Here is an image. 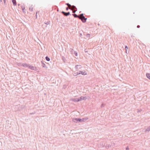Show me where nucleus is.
<instances>
[{
	"label": "nucleus",
	"instance_id": "1",
	"mask_svg": "<svg viewBox=\"0 0 150 150\" xmlns=\"http://www.w3.org/2000/svg\"><path fill=\"white\" fill-rule=\"evenodd\" d=\"M80 16V17L79 18L83 22H85L86 21L87 18H85V17L83 16V14H81Z\"/></svg>",
	"mask_w": 150,
	"mask_h": 150
},
{
	"label": "nucleus",
	"instance_id": "2",
	"mask_svg": "<svg viewBox=\"0 0 150 150\" xmlns=\"http://www.w3.org/2000/svg\"><path fill=\"white\" fill-rule=\"evenodd\" d=\"M88 119V117L83 118L82 119H80L79 118V122H85Z\"/></svg>",
	"mask_w": 150,
	"mask_h": 150
},
{
	"label": "nucleus",
	"instance_id": "3",
	"mask_svg": "<svg viewBox=\"0 0 150 150\" xmlns=\"http://www.w3.org/2000/svg\"><path fill=\"white\" fill-rule=\"evenodd\" d=\"M87 98L86 96H81L78 98V100L79 101L83 100H86Z\"/></svg>",
	"mask_w": 150,
	"mask_h": 150
},
{
	"label": "nucleus",
	"instance_id": "4",
	"mask_svg": "<svg viewBox=\"0 0 150 150\" xmlns=\"http://www.w3.org/2000/svg\"><path fill=\"white\" fill-rule=\"evenodd\" d=\"M82 67V66L80 65H76L75 68L77 71L79 70V69H81Z\"/></svg>",
	"mask_w": 150,
	"mask_h": 150
},
{
	"label": "nucleus",
	"instance_id": "5",
	"mask_svg": "<svg viewBox=\"0 0 150 150\" xmlns=\"http://www.w3.org/2000/svg\"><path fill=\"white\" fill-rule=\"evenodd\" d=\"M22 65L23 67L28 68L29 64L26 63H22Z\"/></svg>",
	"mask_w": 150,
	"mask_h": 150
},
{
	"label": "nucleus",
	"instance_id": "6",
	"mask_svg": "<svg viewBox=\"0 0 150 150\" xmlns=\"http://www.w3.org/2000/svg\"><path fill=\"white\" fill-rule=\"evenodd\" d=\"M62 13L64 14V15L66 16H67L68 15H70L69 12H68L67 13L65 12L64 11H62Z\"/></svg>",
	"mask_w": 150,
	"mask_h": 150
},
{
	"label": "nucleus",
	"instance_id": "7",
	"mask_svg": "<svg viewBox=\"0 0 150 150\" xmlns=\"http://www.w3.org/2000/svg\"><path fill=\"white\" fill-rule=\"evenodd\" d=\"M72 120L74 122H79V118H74Z\"/></svg>",
	"mask_w": 150,
	"mask_h": 150
},
{
	"label": "nucleus",
	"instance_id": "8",
	"mask_svg": "<svg viewBox=\"0 0 150 150\" xmlns=\"http://www.w3.org/2000/svg\"><path fill=\"white\" fill-rule=\"evenodd\" d=\"M78 98H71V99L70 100L74 101V102H79V101L78 100Z\"/></svg>",
	"mask_w": 150,
	"mask_h": 150
},
{
	"label": "nucleus",
	"instance_id": "9",
	"mask_svg": "<svg viewBox=\"0 0 150 150\" xmlns=\"http://www.w3.org/2000/svg\"><path fill=\"white\" fill-rule=\"evenodd\" d=\"M41 63L42 64V66L43 67L46 68V69L47 68V67H46V65L43 62L41 61Z\"/></svg>",
	"mask_w": 150,
	"mask_h": 150
},
{
	"label": "nucleus",
	"instance_id": "10",
	"mask_svg": "<svg viewBox=\"0 0 150 150\" xmlns=\"http://www.w3.org/2000/svg\"><path fill=\"white\" fill-rule=\"evenodd\" d=\"M80 72H81V74L83 75H86L87 74V73L85 71H80Z\"/></svg>",
	"mask_w": 150,
	"mask_h": 150
},
{
	"label": "nucleus",
	"instance_id": "11",
	"mask_svg": "<svg viewBox=\"0 0 150 150\" xmlns=\"http://www.w3.org/2000/svg\"><path fill=\"white\" fill-rule=\"evenodd\" d=\"M12 2L14 6H15L16 5V0H12Z\"/></svg>",
	"mask_w": 150,
	"mask_h": 150
},
{
	"label": "nucleus",
	"instance_id": "12",
	"mask_svg": "<svg viewBox=\"0 0 150 150\" xmlns=\"http://www.w3.org/2000/svg\"><path fill=\"white\" fill-rule=\"evenodd\" d=\"M33 5H31L29 7V10L31 11H33Z\"/></svg>",
	"mask_w": 150,
	"mask_h": 150
},
{
	"label": "nucleus",
	"instance_id": "13",
	"mask_svg": "<svg viewBox=\"0 0 150 150\" xmlns=\"http://www.w3.org/2000/svg\"><path fill=\"white\" fill-rule=\"evenodd\" d=\"M28 68L31 69V70H34V68L32 66H31L29 65Z\"/></svg>",
	"mask_w": 150,
	"mask_h": 150
},
{
	"label": "nucleus",
	"instance_id": "14",
	"mask_svg": "<svg viewBox=\"0 0 150 150\" xmlns=\"http://www.w3.org/2000/svg\"><path fill=\"white\" fill-rule=\"evenodd\" d=\"M147 77L150 79V74L149 73H146V74Z\"/></svg>",
	"mask_w": 150,
	"mask_h": 150
},
{
	"label": "nucleus",
	"instance_id": "15",
	"mask_svg": "<svg viewBox=\"0 0 150 150\" xmlns=\"http://www.w3.org/2000/svg\"><path fill=\"white\" fill-rule=\"evenodd\" d=\"M150 131V126L148 127L145 130V132H149Z\"/></svg>",
	"mask_w": 150,
	"mask_h": 150
},
{
	"label": "nucleus",
	"instance_id": "16",
	"mask_svg": "<svg viewBox=\"0 0 150 150\" xmlns=\"http://www.w3.org/2000/svg\"><path fill=\"white\" fill-rule=\"evenodd\" d=\"M73 15L74 16V17H75V18L79 17V16H78L76 14H73Z\"/></svg>",
	"mask_w": 150,
	"mask_h": 150
},
{
	"label": "nucleus",
	"instance_id": "17",
	"mask_svg": "<svg viewBox=\"0 0 150 150\" xmlns=\"http://www.w3.org/2000/svg\"><path fill=\"white\" fill-rule=\"evenodd\" d=\"M80 74V73H79L78 72H77L76 73H74V76H76L79 75Z\"/></svg>",
	"mask_w": 150,
	"mask_h": 150
},
{
	"label": "nucleus",
	"instance_id": "18",
	"mask_svg": "<svg viewBox=\"0 0 150 150\" xmlns=\"http://www.w3.org/2000/svg\"><path fill=\"white\" fill-rule=\"evenodd\" d=\"M46 59L48 61H49L50 60V59L48 57H45Z\"/></svg>",
	"mask_w": 150,
	"mask_h": 150
},
{
	"label": "nucleus",
	"instance_id": "19",
	"mask_svg": "<svg viewBox=\"0 0 150 150\" xmlns=\"http://www.w3.org/2000/svg\"><path fill=\"white\" fill-rule=\"evenodd\" d=\"M90 37V35L89 34H87L86 35V37L88 38H89Z\"/></svg>",
	"mask_w": 150,
	"mask_h": 150
},
{
	"label": "nucleus",
	"instance_id": "20",
	"mask_svg": "<svg viewBox=\"0 0 150 150\" xmlns=\"http://www.w3.org/2000/svg\"><path fill=\"white\" fill-rule=\"evenodd\" d=\"M66 4L67 5L68 7H71V5L69 3H66Z\"/></svg>",
	"mask_w": 150,
	"mask_h": 150
},
{
	"label": "nucleus",
	"instance_id": "21",
	"mask_svg": "<svg viewBox=\"0 0 150 150\" xmlns=\"http://www.w3.org/2000/svg\"><path fill=\"white\" fill-rule=\"evenodd\" d=\"M125 49H126V52L127 53V49H128V47H127V46H126L125 47Z\"/></svg>",
	"mask_w": 150,
	"mask_h": 150
},
{
	"label": "nucleus",
	"instance_id": "22",
	"mask_svg": "<svg viewBox=\"0 0 150 150\" xmlns=\"http://www.w3.org/2000/svg\"><path fill=\"white\" fill-rule=\"evenodd\" d=\"M22 63H18V65L19 66H22Z\"/></svg>",
	"mask_w": 150,
	"mask_h": 150
},
{
	"label": "nucleus",
	"instance_id": "23",
	"mask_svg": "<svg viewBox=\"0 0 150 150\" xmlns=\"http://www.w3.org/2000/svg\"><path fill=\"white\" fill-rule=\"evenodd\" d=\"M129 147L128 146H127L126 148V150H129Z\"/></svg>",
	"mask_w": 150,
	"mask_h": 150
},
{
	"label": "nucleus",
	"instance_id": "24",
	"mask_svg": "<svg viewBox=\"0 0 150 150\" xmlns=\"http://www.w3.org/2000/svg\"><path fill=\"white\" fill-rule=\"evenodd\" d=\"M104 106V105L103 103L101 105V107H103Z\"/></svg>",
	"mask_w": 150,
	"mask_h": 150
},
{
	"label": "nucleus",
	"instance_id": "25",
	"mask_svg": "<svg viewBox=\"0 0 150 150\" xmlns=\"http://www.w3.org/2000/svg\"><path fill=\"white\" fill-rule=\"evenodd\" d=\"M50 23V21H48L47 22L45 23L46 24H49Z\"/></svg>",
	"mask_w": 150,
	"mask_h": 150
},
{
	"label": "nucleus",
	"instance_id": "26",
	"mask_svg": "<svg viewBox=\"0 0 150 150\" xmlns=\"http://www.w3.org/2000/svg\"><path fill=\"white\" fill-rule=\"evenodd\" d=\"M22 10L23 11V12H24V9H25V7L23 8V7H22Z\"/></svg>",
	"mask_w": 150,
	"mask_h": 150
},
{
	"label": "nucleus",
	"instance_id": "27",
	"mask_svg": "<svg viewBox=\"0 0 150 150\" xmlns=\"http://www.w3.org/2000/svg\"><path fill=\"white\" fill-rule=\"evenodd\" d=\"M37 14H38V12H36V15H35L36 18H37Z\"/></svg>",
	"mask_w": 150,
	"mask_h": 150
},
{
	"label": "nucleus",
	"instance_id": "28",
	"mask_svg": "<svg viewBox=\"0 0 150 150\" xmlns=\"http://www.w3.org/2000/svg\"><path fill=\"white\" fill-rule=\"evenodd\" d=\"M75 55L76 56H77V52H75Z\"/></svg>",
	"mask_w": 150,
	"mask_h": 150
},
{
	"label": "nucleus",
	"instance_id": "29",
	"mask_svg": "<svg viewBox=\"0 0 150 150\" xmlns=\"http://www.w3.org/2000/svg\"><path fill=\"white\" fill-rule=\"evenodd\" d=\"M141 111V110H137V112H140V111Z\"/></svg>",
	"mask_w": 150,
	"mask_h": 150
},
{
	"label": "nucleus",
	"instance_id": "30",
	"mask_svg": "<svg viewBox=\"0 0 150 150\" xmlns=\"http://www.w3.org/2000/svg\"><path fill=\"white\" fill-rule=\"evenodd\" d=\"M72 7H73V8H75L76 9L75 6H72Z\"/></svg>",
	"mask_w": 150,
	"mask_h": 150
},
{
	"label": "nucleus",
	"instance_id": "31",
	"mask_svg": "<svg viewBox=\"0 0 150 150\" xmlns=\"http://www.w3.org/2000/svg\"><path fill=\"white\" fill-rule=\"evenodd\" d=\"M140 27V26H139V25H138L137 26V28H139Z\"/></svg>",
	"mask_w": 150,
	"mask_h": 150
},
{
	"label": "nucleus",
	"instance_id": "32",
	"mask_svg": "<svg viewBox=\"0 0 150 150\" xmlns=\"http://www.w3.org/2000/svg\"><path fill=\"white\" fill-rule=\"evenodd\" d=\"M68 9H69V8H68V7H67L66 8V9L67 11L68 10Z\"/></svg>",
	"mask_w": 150,
	"mask_h": 150
},
{
	"label": "nucleus",
	"instance_id": "33",
	"mask_svg": "<svg viewBox=\"0 0 150 150\" xmlns=\"http://www.w3.org/2000/svg\"><path fill=\"white\" fill-rule=\"evenodd\" d=\"M76 11H73V13H75L76 12Z\"/></svg>",
	"mask_w": 150,
	"mask_h": 150
},
{
	"label": "nucleus",
	"instance_id": "34",
	"mask_svg": "<svg viewBox=\"0 0 150 150\" xmlns=\"http://www.w3.org/2000/svg\"><path fill=\"white\" fill-rule=\"evenodd\" d=\"M34 114V113H30V114L32 115V114Z\"/></svg>",
	"mask_w": 150,
	"mask_h": 150
},
{
	"label": "nucleus",
	"instance_id": "35",
	"mask_svg": "<svg viewBox=\"0 0 150 150\" xmlns=\"http://www.w3.org/2000/svg\"><path fill=\"white\" fill-rule=\"evenodd\" d=\"M79 73H80V74H81V72H80V71L79 72H78Z\"/></svg>",
	"mask_w": 150,
	"mask_h": 150
},
{
	"label": "nucleus",
	"instance_id": "36",
	"mask_svg": "<svg viewBox=\"0 0 150 150\" xmlns=\"http://www.w3.org/2000/svg\"><path fill=\"white\" fill-rule=\"evenodd\" d=\"M149 52L150 53V50H149Z\"/></svg>",
	"mask_w": 150,
	"mask_h": 150
}]
</instances>
